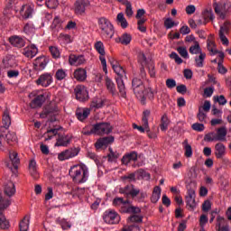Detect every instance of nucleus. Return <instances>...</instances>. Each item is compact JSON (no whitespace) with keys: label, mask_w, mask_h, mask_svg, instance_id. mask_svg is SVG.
<instances>
[{"label":"nucleus","mask_w":231,"mask_h":231,"mask_svg":"<svg viewBox=\"0 0 231 231\" xmlns=\"http://www.w3.org/2000/svg\"><path fill=\"white\" fill-rule=\"evenodd\" d=\"M69 174L74 183H86L89 178V169L86 164L80 163L70 168Z\"/></svg>","instance_id":"1"},{"label":"nucleus","mask_w":231,"mask_h":231,"mask_svg":"<svg viewBox=\"0 0 231 231\" xmlns=\"http://www.w3.org/2000/svg\"><path fill=\"white\" fill-rule=\"evenodd\" d=\"M119 194H124L127 199H134V201H138L139 203L143 201L147 196L145 193L140 192V189H136L133 184L120 188Z\"/></svg>","instance_id":"2"},{"label":"nucleus","mask_w":231,"mask_h":231,"mask_svg":"<svg viewBox=\"0 0 231 231\" xmlns=\"http://www.w3.org/2000/svg\"><path fill=\"white\" fill-rule=\"evenodd\" d=\"M112 66L115 73H116L117 75V77L116 78V82L117 84L120 96L122 97V98H126L127 92L125 91V84L124 83V77L125 79H127V76L125 75V70L120 65L112 64Z\"/></svg>","instance_id":"3"},{"label":"nucleus","mask_w":231,"mask_h":231,"mask_svg":"<svg viewBox=\"0 0 231 231\" xmlns=\"http://www.w3.org/2000/svg\"><path fill=\"white\" fill-rule=\"evenodd\" d=\"M142 212V209L138 207L129 206V208H123V214H132L127 218V223H142L143 221V217L138 215Z\"/></svg>","instance_id":"4"},{"label":"nucleus","mask_w":231,"mask_h":231,"mask_svg":"<svg viewBox=\"0 0 231 231\" xmlns=\"http://www.w3.org/2000/svg\"><path fill=\"white\" fill-rule=\"evenodd\" d=\"M98 26L101 30V33L103 37L106 39H113V35H115V31L113 29V24L109 20L105 17L98 19Z\"/></svg>","instance_id":"5"},{"label":"nucleus","mask_w":231,"mask_h":231,"mask_svg":"<svg viewBox=\"0 0 231 231\" xmlns=\"http://www.w3.org/2000/svg\"><path fill=\"white\" fill-rule=\"evenodd\" d=\"M8 207H10V200L3 197V194L0 193V228L2 230H6L10 226V223L3 214V210L8 208Z\"/></svg>","instance_id":"6"},{"label":"nucleus","mask_w":231,"mask_h":231,"mask_svg":"<svg viewBox=\"0 0 231 231\" xmlns=\"http://www.w3.org/2000/svg\"><path fill=\"white\" fill-rule=\"evenodd\" d=\"M132 89L136 98L143 99V93L145 91V85L141 79L134 78L132 80Z\"/></svg>","instance_id":"7"},{"label":"nucleus","mask_w":231,"mask_h":231,"mask_svg":"<svg viewBox=\"0 0 231 231\" xmlns=\"http://www.w3.org/2000/svg\"><path fill=\"white\" fill-rule=\"evenodd\" d=\"M113 131V127L109 123H97L92 127V133L95 134H109Z\"/></svg>","instance_id":"8"},{"label":"nucleus","mask_w":231,"mask_h":231,"mask_svg":"<svg viewBox=\"0 0 231 231\" xmlns=\"http://www.w3.org/2000/svg\"><path fill=\"white\" fill-rule=\"evenodd\" d=\"M103 221L107 225H116L120 221V216L113 209H107L103 214Z\"/></svg>","instance_id":"9"},{"label":"nucleus","mask_w":231,"mask_h":231,"mask_svg":"<svg viewBox=\"0 0 231 231\" xmlns=\"http://www.w3.org/2000/svg\"><path fill=\"white\" fill-rule=\"evenodd\" d=\"M35 83L37 86H42V88H50L53 84V74L45 72L39 76Z\"/></svg>","instance_id":"10"},{"label":"nucleus","mask_w":231,"mask_h":231,"mask_svg":"<svg viewBox=\"0 0 231 231\" xmlns=\"http://www.w3.org/2000/svg\"><path fill=\"white\" fill-rule=\"evenodd\" d=\"M142 66H146L149 75L152 79L156 77V69L154 67V61L152 60H147L145 54H142L139 58Z\"/></svg>","instance_id":"11"},{"label":"nucleus","mask_w":231,"mask_h":231,"mask_svg":"<svg viewBox=\"0 0 231 231\" xmlns=\"http://www.w3.org/2000/svg\"><path fill=\"white\" fill-rule=\"evenodd\" d=\"M230 32V22L226 21L223 25L220 26V30L218 32L219 39L225 46H228V38L226 35H228Z\"/></svg>","instance_id":"12"},{"label":"nucleus","mask_w":231,"mask_h":231,"mask_svg":"<svg viewBox=\"0 0 231 231\" xmlns=\"http://www.w3.org/2000/svg\"><path fill=\"white\" fill-rule=\"evenodd\" d=\"M50 63V59L46 56H40L35 59L33 62V69L35 71H44Z\"/></svg>","instance_id":"13"},{"label":"nucleus","mask_w":231,"mask_h":231,"mask_svg":"<svg viewBox=\"0 0 231 231\" xmlns=\"http://www.w3.org/2000/svg\"><path fill=\"white\" fill-rule=\"evenodd\" d=\"M77 100L79 102H86L89 98V94L88 93V88L86 87L79 85L74 89Z\"/></svg>","instance_id":"14"},{"label":"nucleus","mask_w":231,"mask_h":231,"mask_svg":"<svg viewBox=\"0 0 231 231\" xmlns=\"http://www.w3.org/2000/svg\"><path fill=\"white\" fill-rule=\"evenodd\" d=\"M88 0H77L74 4V13L76 15H84L86 14V8L89 6Z\"/></svg>","instance_id":"15"},{"label":"nucleus","mask_w":231,"mask_h":231,"mask_svg":"<svg viewBox=\"0 0 231 231\" xmlns=\"http://www.w3.org/2000/svg\"><path fill=\"white\" fill-rule=\"evenodd\" d=\"M79 150L78 148H69L59 153L58 159L60 162H64V160H69V158H75L79 156Z\"/></svg>","instance_id":"16"},{"label":"nucleus","mask_w":231,"mask_h":231,"mask_svg":"<svg viewBox=\"0 0 231 231\" xmlns=\"http://www.w3.org/2000/svg\"><path fill=\"white\" fill-rule=\"evenodd\" d=\"M185 199L188 209L194 210V208H196V191L192 189H189Z\"/></svg>","instance_id":"17"},{"label":"nucleus","mask_w":231,"mask_h":231,"mask_svg":"<svg viewBox=\"0 0 231 231\" xmlns=\"http://www.w3.org/2000/svg\"><path fill=\"white\" fill-rule=\"evenodd\" d=\"M149 116H151V111L144 110L143 113V127H144L148 138L154 139L156 138V134L151 132V128H149Z\"/></svg>","instance_id":"18"},{"label":"nucleus","mask_w":231,"mask_h":231,"mask_svg":"<svg viewBox=\"0 0 231 231\" xmlns=\"http://www.w3.org/2000/svg\"><path fill=\"white\" fill-rule=\"evenodd\" d=\"M57 113V108L48 107L42 110L40 114L41 118H51L50 122H55L57 119L55 118V115Z\"/></svg>","instance_id":"19"},{"label":"nucleus","mask_w":231,"mask_h":231,"mask_svg":"<svg viewBox=\"0 0 231 231\" xmlns=\"http://www.w3.org/2000/svg\"><path fill=\"white\" fill-rule=\"evenodd\" d=\"M69 62L70 66H82V64H86V58H84V55L70 54Z\"/></svg>","instance_id":"20"},{"label":"nucleus","mask_w":231,"mask_h":231,"mask_svg":"<svg viewBox=\"0 0 231 231\" xmlns=\"http://www.w3.org/2000/svg\"><path fill=\"white\" fill-rule=\"evenodd\" d=\"M9 42L14 48H24L26 46V40L21 36L14 35L9 38Z\"/></svg>","instance_id":"21"},{"label":"nucleus","mask_w":231,"mask_h":231,"mask_svg":"<svg viewBox=\"0 0 231 231\" xmlns=\"http://www.w3.org/2000/svg\"><path fill=\"white\" fill-rule=\"evenodd\" d=\"M113 142H115V137L113 136L103 137L96 142L95 147L96 149H102V147H107V145L113 143Z\"/></svg>","instance_id":"22"},{"label":"nucleus","mask_w":231,"mask_h":231,"mask_svg":"<svg viewBox=\"0 0 231 231\" xmlns=\"http://www.w3.org/2000/svg\"><path fill=\"white\" fill-rule=\"evenodd\" d=\"M46 102V97L43 94L36 96L30 103L32 109H37V107H42V104Z\"/></svg>","instance_id":"23"},{"label":"nucleus","mask_w":231,"mask_h":231,"mask_svg":"<svg viewBox=\"0 0 231 231\" xmlns=\"http://www.w3.org/2000/svg\"><path fill=\"white\" fill-rule=\"evenodd\" d=\"M23 55L27 57V59H33L37 53H39V49L34 44H32L30 47H26L23 50Z\"/></svg>","instance_id":"24"},{"label":"nucleus","mask_w":231,"mask_h":231,"mask_svg":"<svg viewBox=\"0 0 231 231\" xmlns=\"http://www.w3.org/2000/svg\"><path fill=\"white\" fill-rule=\"evenodd\" d=\"M129 203H131L129 200L127 199L124 200V198H120V197H117L113 200L114 207L120 208V212H122L123 208H128L130 207Z\"/></svg>","instance_id":"25"},{"label":"nucleus","mask_w":231,"mask_h":231,"mask_svg":"<svg viewBox=\"0 0 231 231\" xmlns=\"http://www.w3.org/2000/svg\"><path fill=\"white\" fill-rule=\"evenodd\" d=\"M226 153V146H225L223 143H217L215 145L216 157L218 158V160H221V158H223V156H225Z\"/></svg>","instance_id":"26"},{"label":"nucleus","mask_w":231,"mask_h":231,"mask_svg":"<svg viewBox=\"0 0 231 231\" xmlns=\"http://www.w3.org/2000/svg\"><path fill=\"white\" fill-rule=\"evenodd\" d=\"M87 78L88 72L86 71V69L79 68L74 71V79H76V80H79V82H84Z\"/></svg>","instance_id":"27"},{"label":"nucleus","mask_w":231,"mask_h":231,"mask_svg":"<svg viewBox=\"0 0 231 231\" xmlns=\"http://www.w3.org/2000/svg\"><path fill=\"white\" fill-rule=\"evenodd\" d=\"M9 159L13 165V167L17 170L19 163H21V160L19 159V156L17 154V152L10 151L9 152Z\"/></svg>","instance_id":"28"},{"label":"nucleus","mask_w":231,"mask_h":231,"mask_svg":"<svg viewBox=\"0 0 231 231\" xmlns=\"http://www.w3.org/2000/svg\"><path fill=\"white\" fill-rule=\"evenodd\" d=\"M4 192L5 196H8V198H12V196L15 194V184H14L12 181H8L5 185Z\"/></svg>","instance_id":"29"},{"label":"nucleus","mask_w":231,"mask_h":231,"mask_svg":"<svg viewBox=\"0 0 231 231\" xmlns=\"http://www.w3.org/2000/svg\"><path fill=\"white\" fill-rule=\"evenodd\" d=\"M106 86L109 93L113 97H116L118 95V92L116 91V87L115 86V82L109 78H106Z\"/></svg>","instance_id":"30"},{"label":"nucleus","mask_w":231,"mask_h":231,"mask_svg":"<svg viewBox=\"0 0 231 231\" xmlns=\"http://www.w3.org/2000/svg\"><path fill=\"white\" fill-rule=\"evenodd\" d=\"M21 14L23 19H32L33 15V8L30 5H23Z\"/></svg>","instance_id":"31"},{"label":"nucleus","mask_w":231,"mask_h":231,"mask_svg":"<svg viewBox=\"0 0 231 231\" xmlns=\"http://www.w3.org/2000/svg\"><path fill=\"white\" fill-rule=\"evenodd\" d=\"M91 110L89 108H84L82 110H78L76 112V116L78 120H80L82 122L83 120H86V118L89 116Z\"/></svg>","instance_id":"32"},{"label":"nucleus","mask_w":231,"mask_h":231,"mask_svg":"<svg viewBox=\"0 0 231 231\" xmlns=\"http://www.w3.org/2000/svg\"><path fill=\"white\" fill-rule=\"evenodd\" d=\"M109 153L106 155L107 162L110 163H116V162L120 158V153L118 152L113 151V148L108 149Z\"/></svg>","instance_id":"33"},{"label":"nucleus","mask_w":231,"mask_h":231,"mask_svg":"<svg viewBox=\"0 0 231 231\" xmlns=\"http://www.w3.org/2000/svg\"><path fill=\"white\" fill-rule=\"evenodd\" d=\"M161 197H162V188H160V186H156L153 189V192L151 197L152 203H158Z\"/></svg>","instance_id":"34"},{"label":"nucleus","mask_w":231,"mask_h":231,"mask_svg":"<svg viewBox=\"0 0 231 231\" xmlns=\"http://www.w3.org/2000/svg\"><path fill=\"white\" fill-rule=\"evenodd\" d=\"M10 125H12V119L10 118L8 111H5L2 118V127H4V129H8Z\"/></svg>","instance_id":"35"},{"label":"nucleus","mask_w":231,"mask_h":231,"mask_svg":"<svg viewBox=\"0 0 231 231\" xmlns=\"http://www.w3.org/2000/svg\"><path fill=\"white\" fill-rule=\"evenodd\" d=\"M71 142V139L68 135H62L60 136L57 141L58 147H67V145H69V143Z\"/></svg>","instance_id":"36"},{"label":"nucleus","mask_w":231,"mask_h":231,"mask_svg":"<svg viewBox=\"0 0 231 231\" xmlns=\"http://www.w3.org/2000/svg\"><path fill=\"white\" fill-rule=\"evenodd\" d=\"M147 98H149L150 100H152L154 98V92L152 91V88H145L144 89L143 101V99H139L141 104H143V106H144L145 100H147Z\"/></svg>","instance_id":"37"},{"label":"nucleus","mask_w":231,"mask_h":231,"mask_svg":"<svg viewBox=\"0 0 231 231\" xmlns=\"http://www.w3.org/2000/svg\"><path fill=\"white\" fill-rule=\"evenodd\" d=\"M226 126H222L217 130V142H223L226 138Z\"/></svg>","instance_id":"38"},{"label":"nucleus","mask_w":231,"mask_h":231,"mask_svg":"<svg viewBox=\"0 0 231 231\" xmlns=\"http://www.w3.org/2000/svg\"><path fill=\"white\" fill-rule=\"evenodd\" d=\"M116 23L117 24H120L121 28L125 29L127 26H129V23H127V20L125 19V16H124L123 13H119L116 17Z\"/></svg>","instance_id":"39"},{"label":"nucleus","mask_w":231,"mask_h":231,"mask_svg":"<svg viewBox=\"0 0 231 231\" xmlns=\"http://www.w3.org/2000/svg\"><path fill=\"white\" fill-rule=\"evenodd\" d=\"M216 14L220 17V19H225L226 17V11L224 8L223 5H218L215 6Z\"/></svg>","instance_id":"40"},{"label":"nucleus","mask_w":231,"mask_h":231,"mask_svg":"<svg viewBox=\"0 0 231 231\" xmlns=\"http://www.w3.org/2000/svg\"><path fill=\"white\" fill-rule=\"evenodd\" d=\"M206 57H207V54L205 52H200L199 57L195 58L197 68H203V62H205Z\"/></svg>","instance_id":"41"},{"label":"nucleus","mask_w":231,"mask_h":231,"mask_svg":"<svg viewBox=\"0 0 231 231\" xmlns=\"http://www.w3.org/2000/svg\"><path fill=\"white\" fill-rule=\"evenodd\" d=\"M182 143L184 145L186 158H191L192 157V146H190V144H189V141L187 139Z\"/></svg>","instance_id":"42"},{"label":"nucleus","mask_w":231,"mask_h":231,"mask_svg":"<svg viewBox=\"0 0 231 231\" xmlns=\"http://www.w3.org/2000/svg\"><path fill=\"white\" fill-rule=\"evenodd\" d=\"M68 77V72L64 69H59L55 73L56 80H64Z\"/></svg>","instance_id":"43"},{"label":"nucleus","mask_w":231,"mask_h":231,"mask_svg":"<svg viewBox=\"0 0 231 231\" xmlns=\"http://www.w3.org/2000/svg\"><path fill=\"white\" fill-rule=\"evenodd\" d=\"M90 107H95L96 109H100V107H104V100L98 97L94 98L90 104Z\"/></svg>","instance_id":"44"},{"label":"nucleus","mask_w":231,"mask_h":231,"mask_svg":"<svg viewBox=\"0 0 231 231\" xmlns=\"http://www.w3.org/2000/svg\"><path fill=\"white\" fill-rule=\"evenodd\" d=\"M51 28H52V30H60V28H62V20H60L59 16H55Z\"/></svg>","instance_id":"45"},{"label":"nucleus","mask_w":231,"mask_h":231,"mask_svg":"<svg viewBox=\"0 0 231 231\" xmlns=\"http://www.w3.org/2000/svg\"><path fill=\"white\" fill-rule=\"evenodd\" d=\"M30 225V218L28 217H25L19 225L20 231H28Z\"/></svg>","instance_id":"46"},{"label":"nucleus","mask_w":231,"mask_h":231,"mask_svg":"<svg viewBox=\"0 0 231 231\" xmlns=\"http://www.w3.org/2000/svg\"><path fill=\"white\" fill-rule=\"evenodd\" d=\"M49 51L51 54L52 59H60V51L56 46L49 47Z\"/></svg>","instance_id":"47"},{"label":"nucleus","mask_w":231,"mask_h":231,"mask_svg":"<svg viewBox=\"0 0 231 231\" xmlns=\"http://www.w3.org/2000/svg\"><path fill=\"white\" fill-rule=\"evenodd\" d=\"M167 129H169V117L163 115L161 119V130L166 131Z\"/></svg>","instance_id":"48"},{"label":"nucleus","mask_w":231,"mask_h":231,"mask_svg":"<svg viewBox=\"0 0 231 231\" xmlns=\"http://www.w3.org/2000/svg\"><path fill=\"white\" fill-rule=\"evenodd\" d=\"M132 39L133 38H132L131 34L125 32L121 36L120 42H121V44H125V46H127V44L131 43Z\"/></svg>","instance_id":"49"},{"label":"nucleus","mask_w":231,"mask_h":231,"mask_svg":"<svg viewBox=\"0 0 231 231\" xmlns=\"http://www.w3.org/2000/svg\"><path fill=\"white\" fill-rule=\"evenodd\" d=\"M5 140L9 144L13 142H17V135L15 134V132H8V134H5Z\"/></svg>","instance_id":"50"},{"label":"nucleus","mask_w":231,"mask_h":231,"mask_svg":"<svg viewBox=\"0 0 231 231\" xmlns=\"http://www.w3.org/2000/svg\"><path fill=\"white\" fill-rule=\"evenodd\" d=\"M189 53H191V55H198V53H199V55L201 54V47H199V43L196 42L194 45L189 47Z\"/></svg>","instance_id":"51"},{"label":"nucleus","mask_w":231,"mask_h":231,"mask_svg":"<svg viewBox=\"0 0 231 231\" xmlns=\"http://www.w3.org/2000/svg\"><path fill=\"white\" fill-rule=\"evenodd\" d=\"M216 48V43L212 40H208V50L212 53V55H217L219 51L214 49Z\"/></svg>","instance_id":"52"},{"label":"nucleus","mask_w":231,"mask_h":231,"mask_svg":"<svg viewBox=\"0 0 231 231\" xmlns=\"http://www.w3.org/2000/svg\"><path fill=\"white\" fill-rule=\"evenodd\" d=\"M217 228L218 231H230V229L228 228V225H223L225 223V219L223 218H217Z\"/></svg>","instance_id":"53"},{"label":"nucleus","mask_w":231,"mask_h":231,"mask_svg":"<svg viewBox=\"0 0 231 231\" xmlns=\"http://www.w3.org/2000/svg\"><path fill=\"white\" fill-rule=\"evenodd\" d=\"M95 48L99 55H106V50L104 49V43L102 42H97L95 43Z\"/></svg>","instance_id":"54"},{"label":"nucleus","mask_w":231,"mask_h":231,"mask_svg":"<svg viewBox=\"0 0 231 231\" xmlns=\"http://www.w3.org/2000/svg\"><path fill=\"white\" fill-rule=\"evenodd\" d=\"M204 142H217V134L214 132L208 133L204 136Z\"/></svg>","instance_id":"55"},{"label":"nucleus","mask_w":231,"mask_h":231,"mask_svg":"<svg viewBox=\"0 0 231 231\" xmlns=\"http://www.w3.org/2000/svg\"><path fill=\"white\" fill-rule=\"evenodd\" d=\"M23 32L27 35H30V33H33V32H35V26L32 23H27L23 27Z\"/></svg>","instance_id":"56"},{"label":"nucleus","mask_w":231,"mask_h":231,"mask_svg":"<svg viewBox=\"0 0 231 231\" xmlns=\"http://www.w3.org/2000/svg\"><path fill=\"white\" fill-rule=\"evenodd\" d=\"M197 118H198L199 122L207 123V113L203 112V109H201V106L199 108V113L197 114Z\"/></svg>","instance_id":"57"},{"label":"nucleus","mask_w":231,"mask_h":231,"mask_svg":"<svg viewBox=\"0 0 231 231\" xmlns=\"http://www.w3.org/2000/svg\"><path fill=\"white\" fill-rule=\"evenodd\" d=\"M177 51L183 59H189V51H187V48L182 46L178 47Z\"/></svg>","instance_id":"58"},{"label":"nucleus","mask_w":231,"mask_h":231,"mask_svg":"<svg viewBox=\"0 0 231 231\" xmlns=\"http://www.w3.org/2000/svg\"><path fill=\"white\" fill-rule=\"evenodd\" d=\"M203 17L206 23L208 21H214V14H212V11H208V9H206L203 13Z\"/></svg>","instance_id":"59"},{"label":"nucleus","mask_w":231,"mask_h":231,"mask_svg":"<svg viewBox=\"0 0 231 231\" xmlns=\"http://www.w3.org/2000/svg\"><path fill=\"white\" fill-rule=\"evenodd\" d=\"M170 59L175 60L176 64H183V60L175 51L170 54Z\"/></svg>","instance_id":"60"},{"label":"nucleus","mask_w":231,"mask_h":231,"mask_svg":"<svg viewBox=\"0 0 231 231\" xmlns=\"http://www.w3.org/2000/svg\"><path fill=\"white\" fill-rule=\"evenodd\" d=\"M123 181H128L131 183V181H136V174L135 173H130L128 175H125L122 177Z\"/></svg>","instance_id":"61"},{"label":"nucleus","mask_w":231,"mask_h":231,"mask_svg":"<svg viewBox=\"0 0 231 231\" xmlns=\"http://www.w3.org/2000/svg\"><path fill=\"white\" fill-rule=\"evenodd\" d=\"M213 98L215 102H217L219 104V106H225L227 102L226 98H225V96L223 95L214 97Z\"/></svg>","instance_id":"62"},{"label":"nucleus","mask_w":231,"mask_h":231,"mask_svg":"<svg viewBox=\"0 0 231 231\" xmlns=\"http://www.w3.org/2000/svg\"><path fill=\"white\" fill-rule=\"evenodd\" d=\"M45 5L47 6V8H57V6L59 5V1L58 0H47L45 2Z\"/></svg>","instance_id":"63"},{"label":"nucleus","mask_w":231,"mask_h":231,"mask_svg":"<svg viewBox=\"0 0 231 231\" xmlns=\"http://www.w3.org/2000/svg\"><path fill=\"white\" fill-rule=\"evenodd\" d=\"M19 70L17 69H10L7 71L8 79H17L19 77Z\"/></svg>","instance_id":"64"}]
</instances>
